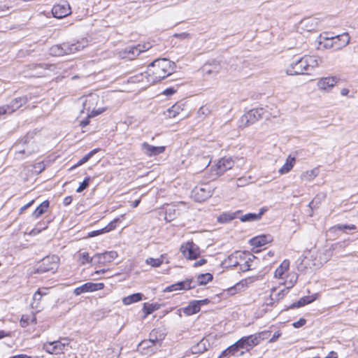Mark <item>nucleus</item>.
<instances>
[{
    "label": "nucleus",
    "instance_id": "f257e3e1",
    "mask_svg": "<svg viewBox=\"0 0 358 358\" xmlns=\"http://www.w3.org/2000/svg\"><path fill=\"white\" fill-rule=\"evenodd\" d=\"M173 65H174V63H172L170 60L166 58L155 59L150 64L144 74L141 73L134 78H131V82H141L145 77L147 78L148 83L150 84H155L171 74Z\"/></svg>",
    "mask_w": 358,
    "mask_h": 358
},
{
    "label": "nucleus",
    "instance_id": "f03ea898",
    "mask_svg": "<svg viewBox=\"0 0 358 358\" xmlns=\"http://www.w3.org/2000/svg\"><path fill=\"white\" fill-rule=\"evenodd\" d=\"M320 62L321 59L317 56L305 55L291 63L286 72L289 75L310 74Z\"/></svg>",
    "mask_w": 358,
    "mask_h": 358
},
{
    "label": "nucleus",
    "instance_id": "7ed1b4c3",
    "mask_svg": "<svg viewBox=\"0 0 358 358\" xmlns=\"http://www.w3.org/2000/svg\"><path fill=\"white\" fill-rule=\"evenodd\" d=\"M87 45V41L82 38L75 43H63L55 45L50 48V54L55 57H59L64 55H69L83 50Z\"/></svg>",
    "mask_w": 358,
    "mask_h": 358
},
{
    "label": "nucleus",
    "instance_id": "20e7f679",
    "mask_svg": "<svg viewBox=\"0 0 358 358\" xmlns=\"http://www.w3.org/2000/svg\"><path fill=\"white\" fill-rule=\"evenodd\" d=\"M268 332L262 331L248 336H243L237 341L239 347L242 349L241 355H243L246 352H249L253 347L257 345L262 339Z\"/></svg>",
    "mask_w": 358,
    "mask_h": 358
},
{
    "label": "nucleus",
    "instance_id": "39448f33",
    "mask_svg": "<svg viewBox=\"0 0 358 358\" xmlns=\"http://www.w3.org/2000/svg\"><path fill=\"white\" fill-rule=\"evenodd\" d=\"M59 258L57 255L47 256L38 262L35 268V273L46 272L55 273L59 267Z\"/></svg>",
    "mask_w": 358,
    "mask_h": 358
},
{
    "label": "nucleus",
    "instance_id": "423d86ee",
    "mask_svg": "<svg viewBox=\"0 0 358 358\" xmlns=\"http://www.w3.org/2000/svg\"><path fill=\"white\" fill-rule=\"evenodd\" d=\"M69 347L68 338H61L52 342H47L43 344V349L50 354L59 355L64 352Z\"/></svg>",
    "mask_w": 358,
    "mask_h": 358
},
{
    "label": "nucleus",
    "instance_id": "0eeeda50",
    "mask_svg": "<svg viewBox=\"0 0 358 358\" xmlns=\"http://www.w3.org/2000/svg\"><path fill=\"white\" fill-rule=\"evenodd\" d=\"M264 110L263 108L252 109L245 113L239 120V127H246L255 123L262 118Z\"/></svg>",
    "mask_w": 358,
    "mask_h": 358
},
{
    "label": "nucleus",
    "instance_id": "6e6552de",
    "mask_svg": "<svg viewBox=\"0 0 358 358\" xmlns=\"http://www.w3.org/2000/svg\"><path fill=\"white\" fill-rule=\"evenodd\" d=\"M151 48L150 43L138 44L136 46L126 48L120 52L121 57L129 59H134L140 53L148 50Z\"/></svg>",
    "mask_w": 358,
    "mask_h": 358
},
{
    "label": "nucleus",
    "instance_id": "1a4fd4ad",
    "mask_svg": "<svg viewBox=\"0 0 358 358\" xmlns=\"http://www.w3.org/2000/svg\"><path fill=\"white\" fill-rule=\"evenodd\" d=\"M180 252L188 259H196L200 256V249L193 242H187L180 247Z\"/></svg>",
    "mask_w": 358,
    "mask_h": 358
},
{
    "label": "nucleus",
    "instance_id": "9d476101",
    "mask_svg": "<svg viewBox=\"0 0 358 358\" xmlns=\"http://www.w3.org/2000/svg\"><path fill=\"white\" fill-rule=\"evenodd\" d=\"M213 190L208 184L196 187L192 190V196L195 201L202 202L211 196Z\"/></svg>",
    "mask_w": 358,
    "mask_h": 358
},
{
    "label": "nucleus",
    "instance_id": "9b49d317",
    "mask_svg": "<svg viewBox=\"0 0 358 358\" xmlns=\"http://www.w3.org/2000/svg\"><path fill=\"white\" fill-rule=\"evenodd\" d=\"M338 79L336 76H329L320 78L317 83V86L320 90L329 92L338 83Z\"/></svg>",
    "mask_w": 358,
    "mask_h": 358
},
{
    "label": "nucleus",
    "instance_id": "f8f14e48",
    "mask_svg": "<svg viewBox=\"0 0 358 358\" xmlns=\"http://www.w3.org/2000/svg\"><path fill=\"white\" fill-rule=\"evenodd\" d=\"M234 165V161L230 157H224L219 160L214 170L217 176H222L225 171L231 169Z\"/></svg>",
    "mask_w": 358,
    "mask_h": 358
},
{
    "label": "nucleus",
    "instance_id": "ddd939ff",
    "mask_svg": "<svg viewBox=\"0 0 358 358\" xmlns=\"http://www.w3.org/2000/svg\"><path fill=\"white\" fill-rule=\"evenodd\" d=\"M117 257V253L115 251L106 252L103 253H98L92 257L94 260V265L95 264H105L111 262Z\"/></svg>",
    "mask_w": 358,
    "mask_h": 358
},
{
    "label": "nucleus",
    "instance_id": "4468645a",
    "mask_svg": "<svg viewBox=\"0 0 358 358\" xmlns=\"http://www.w3.org/2000/svg\"><path fill=\"white\" fill-rule=\"evenodd\" d=\"M52 15L55 17L62 19L71 13L70 5L67 2L56 4L52 9Z\"/></svg>",
    "mask_w": 358,
    "mask_h": 358
},
{
    "label": "nucleus",
    "instance_id": "2eb2a0df",
    "mask_svg": "<svg viewBox=\"0 0 358 358\" xmlns=\"http://www.w3.org/2000/svg\"><path fill=\"white\" fill-rule=\"evenodd\" d=\"M104 284L101 282L94 283V282H86L83 285L76 287L73 290V293L75 295L78 296L83 293L89 292H94L97 290H101L103 289Z\"/></svg>",
    "mask_w": 358,
    "mask_h": 358
},
{
    "label": "nucleus",
    "instance_id": "dca6fc26",
    "mask_svg": "<svg viewBox=\"0 0 358 358\" xmlns=\"http://www.w3.org/2000/svg\"><path fill=\"white\" fill-rule=\"evenodd\" d=\"M196 283L194 282L192 279H187L184 281L178 282L166 287L164 292H173L178 290H187L194 288Z\"/></svg>",
    "mask_w": 358,
    "mask_h": 358
},
{
    "label": "nucleus",
    "instance_id": "f3484780",
    "mask_svg": "<svg viewBox=\"0 0 358 358\" xmlns=\"http://www.w3.org/2000/svg\"><path fill=\"white\" fill-rule=\"evenodd\" d=\"M28 100L29 99L27 96L17 97L13 99L9 104L4 105L5 107H7L8 114L10 115L15 111H16L23 105L26 104Z\"/></svg>",
    "mask_w": 358,
    "mask_h": 358
},
{
    "label": "nucleus",
    "instance_id": "a211bd4d",
    "mask_svg": "<svg viewBox=\"0 0 358 358\" xmlns=\"http://www.w3.org/2000/svg\"><path fill=\"white\" fill-rule=\"evenodd\" d=\"M141 150L148 157H153L163 153L165 150L164 146H153L144 142L141 145Z\"/></svg>",
    "mask_w": 358,
    "mask_h": 358
},
{
    "label": "nucleus",
    "instance_id": "6ab92c4d",
    "mask_svg": "<svg viewBox=\"0 0 358 358\" xmlns=\"http://www.w3.org/2000/svg\"><path fill=\"white\" fill-rule=\"evenodd\" d=\"M208 301V299L193 301L187 307L183 308V312L187 315L196 314L200 311L201 306L206 304Z\"/></svg>",
    "mask_w": 358,
    "mask_h": 358
},
{
    "label": "nucleus",
    "instance_id": "aec40b11",
    "mask_svg": "<svg viewBox=\"0 0 358 358\" xmlns=\"http://www.w3.org/2000/svg\"><path fill=\"white\" fill-rule=\"evenodd\" d=\"M318 43L324 48L334 50V46H336V43L333 41V36L330 33L324 32L321 34L318 38Z\"/></svg>",
    "mask_w": 358,
    "mask_h": 358
},
{
    "label": "nucleus",
    "instance_id": "412c9836",
    "mask_svg": "<svg viewBox=\"0 0 358 358\" xmlns=\"http://www.w3.org/2000/svg\"><path fill=\"white\" fill-rule=\"evenodd\" d=\"M350 41L349 34L347 32L333 36V41L336 43V46H334V50H341L343 48L347 46Z\"/></svg>",
    "mask_w": 358,
    "mask_h": 358
},
{
    "label": "nucleus",
    "instance_id": "4be33fe9",
    "mask_svg": "<svg viewBox=\"0 0 358 358\" xmlns=\"http://www.w3.org/2000/svg\"><path fill=\"white\" fill-rule=\"evenodd\" d=\"M272 241V238L270 235H262L254 237L250 239V243L255 247H261Z\"/></svg>",
    "mask_w": 358,
    "mask_h": 358
},
{
    "label": "nucleus",
    "instance_id": "5701e85b",
    "mask_svg": "<svg viewBox=\"0 0 358 358\" xmlns=\"http://www.w3.org/2000/svg\"><path fill=\"white\" fill-rule=\"evenodd\" d=\"M296 162V158L289 155L284 165L279 169L278 172L280 174H285L289 173Z\"/></svg>",
    "mask_w": 358,
    "mask_h": 358
},
{
    "label": "nucleus",
    "instance_id": "b1692460",
    "mask_svg": "<svg viewBox=\"0 0 358 358\" xmlns=\"http://www.w3.org/2000/svg\"><path fill=\"white\" fill-rule=\"evenodd\" d=\"M183 107L184 104L182 103L178 102L167 110L166 115L169 118L176 117L180 113L181 111L183 110Z\"/></svg>",
    "mask_w": 358,
    "mask_h": 358
},
{
    "label": "nucleus",
    "instance_id": "393cba45",
    "mask_svg": "<svg viewBox=\"0 0 358 358\" xmlns=\"http://www.w3.org/2000/svg\"><path fill=\"white\" fill-rule=\"evenodd\" d=\"M240 213V210H237L233 213H223L220 216L217 217V220L220 223H227L236 218L238 214H239Z\"/></svg>",
    "mask_w": 358,
    "mask_h": 358
},
{
    "label": "nucleus",
    "instance_id": "a878e982",
    "mask_svg": "<svg viewBox=\"0 0 358 358\" xmlns=\"http://www.w3.org/2000/svg\"><path fill=\"white\" fill-rule=\"evenodd\" d=\"M316 299L315 296H306L301 298L296 303L290 305L289 308H294L309 304Z\"/></svg>",
    "mask_w": 358,
    "mask_h": 358
},
{
    "label": "nucleus",
    "instance_id": "bb28decb",
    "mask_svg": "<svg viewBox=\"0 0 358 358\" xmlns=\"http://www.w3.org/2000/svg\"><path fill=\"white\" fill-rule=\"evenodd\" d=\"M289 268V260H284L281 264L276 268L274 275L275 278H282L283 275L285 273L288 271Z\"/></svg>",
    "mask_w": 358,
    "mask_h": 358
},
{
    "label": "nucleus",
    "instance_id": "cd10ccee",
    "mask_svg": "<svg viewBox=\"0 0 358 358\" xmlns=\"http://www.w3.org/2000/svg\"><path fill=\"white\" fill-rule=\"evenodd\" d=\"M264 209H261L260 212L259 213H248L245 214L241 217H240V220L241 222H252L255 220H258L261 218L262 215L264 213Z\"/></svg>",
    "mask_w": 358,
    "mask_h": 358
},
{
    "label": "nucleus",
    "instance_id": "c85d7f7f",
    "mask_svg": "<svg viewBox=\"0 0 358 358\" xmlns=\"http://www.w3.org/2000/svg\"><path fill=\"white\" fill-rule=\"evenodd\" d=\"M50 203L48 200L42 202L34 210L32 215L35 218L39 217L43 215L49 208Z\"/></svg>",
    "mask_w": 358,
    "mask_h": 358
},
{
    "label": "nucleus",
    "instance_id": "c756f323",
    "mask_svg": "<svg viewBox=\"0 0 358 358\" xmlns=\"http://www.w3.org/2000/svg\"><path fill=\"white\" fill-rule=\"evenodd\" d=\"M318 175V169H313L301 173L300 178L303 181H311Z\"/></svg>",
    "mask_w": 358,
    "mask_h": 358
},
{
    "label": "nucleus",
    "instance_id": "7c9ffc66",
    "mask_svg": "<svg viewBox=\"0 0 358 358\" xmlns=\"http://www.w3.org/2000/svg\"><path fill=\"white\" fill-rule=\"evenodd\" d=\"M143 294L141 293H135L126 296L123 299L122 302L125 305H130L133 303L140 301L142 299Z\"/></svg>",
    "mask_w": 358,
    "mask_h": 358
},
{
    "label": "nucleus",
    "instance_id": "2f4dec72",
    "mask_svg": "<svg viewBox=\"0 0 358 358\" xmlns=\"http://www.w3.org/2000/svg\"><path fill=\"white\" fill-rule=\"evenodd\" d=\"M213 275L210 273H203L200 274L197 276V282H194L196 285H205L208 282L211 281L213 280Z\"/></svg>",
    "mask_w": 358,
    "mask_h": 358
},
{
    "label": "nucleus",
    "instance_id": "473e14b6",
    "mask_svg": "<svg viewBox=\"0 0 358 358\" xmlns=\"http://www.w3.org/2000/svg\"><path fill=\"white\" fill-rule=\"evenodd\" d=\"M45 290V289H44ZM46 295L45 291L42 292L41 289H38L33 296V302L31 303V307L37 309L38 308L39 302L41 301L43 296Z\"/></svg>",
    "mask_w": 358,
    "mask_h": 358
},
{
    "label": "nucleus",
    "instance_id": "72a5a7b5",
    "mask_svg": "<svg viewBox=\"0 0 358 358\" xmlns=\"http://www.w3.org/2000/svg\"><path fill=\"white\" fill-rule=\"evenodd\" d=\"M165 335L164 332L159 329H155L150 334V337L155 338V341H163L165 338Z\"/></svg>",
    "mask_w": 358,
    "mask_h": 358
},
{
    "label": "nucleus",
    "instance_id": "f704fd0d",
    "mask_svg": "<svg viewBox=\"0 0 358 358\" xmlns=\"http://www.w3.org/2000/svg\"><path fill=\"white\" fill-rule=\"evenodd\" d=\"M145 263L150 265L152 267H159L163 263V256L162 255L159 258H148L145 260Z\"/></svg>",
    "mask_w": 358,
    "mask_h": 358
},
{
    "label": "nucleus",
    "instance_id": "c9c22d12",
    "mask_svg": "<svg viewBox=\"0 0 358 358\" xmlns=\"http://www.w3.org/2000/svg\"><path fill=\"white\" fill-rule=\"evenodd\" d=\"M241 351H242V349L239 347V345L236 341L235 343H234L233 345H231V346L229 347L228 352H231L232 356L239 357V356H241L240 355V352H241Z\"/></svg>",
    "mask_w": 358,
    "mask_h": 358
},
{
    "label": "nucleus",
    "instance_id": "e433bc0d",
    "mask_svg": "<svg viewBox=\"0 0 358 358\" xmlns=\"http://www.w3.org/2000/svg\"><path fill=\"white\" fill-rule=\"evenodd\" d=\"M91 259H92V257H90L89 256L88 252H85L80 254L79 261L81 264L84 265L86 263H91L92 264L94 265V260Z\"/></svg>",
    "mask_w": 358,
    "mask_h": 358
},
{
    "label": "nucleus",
    "instance_id": "4c0bfd02",
    "mask_svg": "<svg viewBox=\"0 0 358 358\" xmlns=\"http://www.w3.org/2000/svg\"><path fill=\"white\" fill-rule=\"evenodd\" d=\"M301 23L306 27L310 24V27L308 29V30H311V29H314L316 27L317 22L316 19L309 17V18L303 20L301 21Z\"/></svg>",
    "mask_w": 358,
    "mask_h": 358
},
{
    "label": "nucleus",
    "instance_id": "58836bf2",
    "mask_svg": "<svg viewBox=\"0 0 358 358\" xmlns=\"http://www.w3.org/2000/svg\"><path fill=\"white\" fill-rule=\"evenodd\" d=\"M157 308H157V305L144 303L143 310L145 313V317L152 313Z\"/></svg>",
    "mask_w": 358,
    "mask_h": 358
},
{
    "label": "nucleus",
    "instance_id": "ea45409f",
    "mask_svg": "<svg viewBox=\"0 0 358 358\" xmlns=\"http://www.w3.org/2000/svg\"><path fill=\"white\" fill-rule=\"evenodd\" d=\"M206 350V349L205 345L204 343H202V341L196 345L192 346L191 348L192 352L193 354L201 353L205 351Z\"/></svg>",
    "mask_w": 358,
    "mask_h": 358
},
{
    "label": "nucleus",
    "instance_id": "a19ab883",
    "mask_svg": "<svg viewBox=\"0 0 358 358\" xmlns=\"http://www.w3.org/2000/svg\"><path fill=\"white\" fill-rule=\"evenodd\" d=\"M118 219H115L110 222L107 226L102 229L103 233L109 232L116 228V224L118 222Z\"/></svg>",
    "mask_w": 358,
    "mask_h": 358
},
{
    "label": "nucleus",
    "instance_id": "79ce46f5",
    "mask_svg": "<svg viewBox=\"0 0 358 358\" xmlns=\"http://www.w3.org/2000/svg\"><path fill=\"white\" fill-rule=\"evenodd\" d=\"M90 180V178L89 177L85 178L84 180L80 184L79 187L76 189V192L80 193L82 192L84 189H85L89 186Z\"/></svg>",
    "mask_w": 358,
    "mask_h": 358
},
{
    "label": "nucleus",
    "instance_id": "37998d69",
    "mask_svg": "<svg viewBox=\"0 0 358 358\" xmlns=\"http://www.w3.org/2000/svg\"><path fill=\"white\" fill-rule=\"evenodd\" d=\"M289 287L285 288V289H282L281 291H280L278 294H275L273 295L274 297H275L277 301L282 299L288 293Z\"/></svg>",
    "mask_w": 358,
    "mask_h": 358
},
{
    "label": "nucleus",
    "instance_id": "c03bdc74",
    "mask_svg": "<svg viewBox=\"0 0 358 358\" xmlns=\"http://www.w3.org/2000/svg\"><path fill=\"white\" fill-rule=\"evenodd\" d=\"M335 228H336L338 230H343V229H350V230H355L357 229L356 226L355 224H338L335 226Z\"/></svg>",
    "mask_w": 358,
    "mask_h": 358
},
{
    "label": "nucleus",
    "instance_id": "a18cd8bd",
    "mask_svg": "<svg viewBox=\"0 0 358 358\" xmlns=\"http://www.w3.org/2000/svg\"><path fill=\"white\" fill-rule=\"evenodd\" d=\"M249 183L248 179L245 177H241L238 178L236 180V187H244L247 184Z\"/></svg>",
    "mask_w": 358,
    "mask_h": 358
},
{
    "label": "nucleus",
    "instance_id": "49530a36",
    "mask_svg": "<svg viewBox=\"0 0 358 358\" xmlns=\"http://www.w3.org/2000/svg\"><path fill=\"white\" fill-rule=\"evenodd\" d=\"M90 159V155H88V153L87 155H85L81 159H80L78 163L74 166H73L71 169H73L75 167H77V166H79L83 164H85V162H87L89 159Z\"/></svg>",
    "mask_w": 358,
    "mask_h": 358
},
{
    "label": "nucleus",
    "instance_id": "de8ad7c7",
    "mask_svg": "<svg viewBox=\"0 0 358 358\" xmlns=\"http://www.w3.org/2000/svg\"><path fill=\"white\" fill-rule=\"evenodd\" d=\"M256 257L255 256H252L251 257H249L248 258V260H247L244 264L242 266L241 268L243 270V271H248V270H250L251 269L250 268V264H249V262L250 261H252V259H255Z\"/></svg>",
    "mask_w": 358,
    "mask_h": 358
},
{
    "label": "nucleus",
    "instance_id": "09e8293b",
    "mask_svg": "<svg viewBox=\"0 0 358 358\" xmlns=\"http://www.w3.org/2000/svg\"><path fill=\"white\" fill-rule=\"evenodd\" d=\"M306 323V320L303 318L299 319L297 322L293 323V327L294 328H299L303 327Z\"/></svg>",
    "mask_w": 358,
    "mask_h": 358
},
{
    "label": "nucleus",
    "instance_id": "8fccbe9b",
    "mask_svg": "<svg viewBox=\"0 0 358 358\" xmlns=\"http://www.w3.org/2000/svg\"><path fill=\"white\" fill-rule=\"evenodd\" d=\"M275 290V288H273V289H272V293H271V296H270V298H269V299L266 301V305H267V306H272V305L275 303V301H276L275 297H274L273 294V292H274Z\"/></svg>",
    "mask_w": 358,
    "mask_h": 358
},
{
    "label": "nucleus",
    "instance_id": "3c124183",
    "mask_svg": "<svg viewBox=\"0 0 358 358\" xmlns=\"http://www.w3.org/2000/svg\"><path fill=\"white\" fill-rule=\"evenodd\" d=\"M206 262H207V261L206 259L201 258L199 261L195 262L193 264V266L199 267V266L204 265Z\"/></svg>",
    "mask_w": 358,
    "mask_h": 358
},
{
    "label": "nucleus",
    "instance_id": "603ef678",
    "mask_svg": "<svg viewBox=\"0 0 358 358\" xmlns=\"http://www.w3.org/2000/svg\"><path fill=\"white\" fill-rule=\"evenodd\" d=\"M103 112V110H92L90 114H88V117H95L99 114H101Z\"/></svg>",
    "mask_w": 358,
    "mask_h": 358
},
{
    "label": "nucleus",
    "instance_id": "864d4df0",
    "mask_svg": "<svg viewBox=\"0 0 358 358\" xmlns=\"http://www.w3.org/2000/svg\"><path fill=\"white\" fill-rule=\"evenodd\" d=\"M176 92V90L173 87H169V88L166 89L164 91L163 94L165 95H171V94H173Z\"/></svg>",
    "mask_w": 358,
    "mask_h": 358
},
{
    "label": "nucleus",
    "instance_id": "5fc2aeb1",
    "mask_svg": "<svg viewBox=\"0 0 358 358\" xmlns=\"http://www.w3.org/2000/svg\"><path fill=\"white\" fill-rule=\"evenodd\" d=\"M281 333L280 331H276L273 334L272 338L269 340L270 343H273L277 341V339L280 336Z\"/></svg>",
    "mask_w": 358,
    "mask_h": 358
},
{
    "label": "nucleus",
    "instance_id": "6e6d98bb",
    "mask_svg": "<svg viewBox=\"0 0 358 358\" xmlns=\"http://www.w3.org/2000/svg\"><path fill=\"white\" fill-rule=\"evenodd\" d=\"M6 115H8L7 113V107H5L4 106H0V119Z\"/></svg>",
    "mask_w": 358,
    "mask_h": 358
},
{
    "label": "nucleus",
    "instance_id": "4d7b16f0",
    "mask_svg": "<svg viewBox=\"0 0 358 358\" xmlns=\"http://www.w3.org/2000/svg\"><path fill=\"white\" fill-rule=\"evenodd\" d=\"M175 36L177 38H182V39H185V38H188L189 37V34H187V33L176 34H175Z\"/></svg>",
    "mask_w": 358,
    "mask_h": 358
},
{
    "label": "nucleus",
    "instance_id": "13d9d810",
    "mask_svg": "<svg viewBox=\"0 0 358 358\" xmlns=\"http://www.w3.org/2000/svg\"><path fill=\"white\" fill-rule=\"evenodd\" d=\"M103 233V231H102V229H99V230H96V231H93L90 232L89 234V236L90 237H94V236H98L99 234H101Z\"/></svg>",
    "mask_w": 358,
    "mask_h": 358
},
{
    "label": "nucleus",
    "instance_id": "bf43d9fd",
    "mask_svg": "<svg viewBox=\"0 0 358 358\" xmlns=\"http://www.w3.org/2000/svg\"><path fill=\"white\" fill-rule=\"evenodd\" d=\"M228 351H229V347L221 353V355L218 357V358L226 357L229 355H231V352H229Z\"/></svg>",
    "mask_w": 358,
    "mask_h": 358
},
{
    "label": "nucleus",
    "instance_id": "052dcab7",
    "mask_svg": "<svg viewBox=\"0 0 358 358\" xmlns=\"http://www.w3.org/2000/svg\"><path fill=\"white\" fill-rule=\"evenodd\" d=\"M72 197L71 196H66L64 199L63 203L64 206H68L72 202Z\"/></svg>",
    "mask_w": 358,
    "mask_h": 358
},
{
    "label": "nucleus",
    "instance_id": "680f3d73",
    "mask_svg": "<svg viewBox=\"0 0 358 358\" xmlns=\"http://www.w3.org/2000/svg\"><path fill=\"white\" fill-rule=\"evenodd\" d=\"M324 358H338L337 352L334 351H331L327 357Z\"/></svg>",
    "mask_w": 358,
    "mask_h": 358
},
{
    "label": "nucleus",
    "instance_id": "e2e57ef3",
    "mask_svg": "<svg viewBox=\"0 0 358 358\" xmlns=\"http://www.w3.org/2000/svg\"><path fill=\"white\" fill-rule=\"evenodd\" d=\"M296 280H297V275L296 274H293L290 279V283H291L290 287H292L294 285V284L296 283Z\"/></svg>",
    "mask_w": 358,
    "mask_h": 358
},
{
    "label": "nucleus",
    "instance_id": "0e129e2a",
    "mask_svg": "<svg viewBox=\"0 0 358 358\" xmlns=\"http://www.w3.org/2000/svg\"><path fill=\"white\" fill-rule=\"evenodd\" d=\"M90 102H91V99H86V101L83 103V108L87 111H90V106H87L88 103Z\"/></svg>",
    "mask_w": 358,
    "mask_h": 358
},
{
    "label": "nucleus",
    "instance_id": "69168bd1",
    "mask_svg": "<svg viewBox=\"0 0 358 358\" xmlns=\"http://www.w3.org/2000/svg\"><path fill=\"white\" fill-rule=\"evenodd\" d=\"M33 203H34V200L31 201L27 204L24 205L23 207H22L21 211H23V210H26L27 208H28L29 207H30Z\"/></svg>",
    "mask_w": 358,
    "mask_h": 358
},
{
    "label": "nucleus",
    "instance_id": "338daca9",
    "mask_svg": "<svg viewBox=\"0 0 358 358\" xmlns=\"http://www.w3.org/2000/svg\"><path fill=\"white\" fill-rule=\"evenodd\" d=\"M349 93V90L347 88H343L341 91V94L343 96H347Z\"/></svg>",
    "mask_w": 358,
    "mask_h": 358
},
{
    "label": "nucleus",
    "instance_id": "774afa93",
    "mask_svg": "<svg viewBox=\"0 0 358 358\" xmlns=\"http://www.w3.org/2000/svg\"><path fill=\"white\" fill-rule=\"evenodd\" d=\"M89 122H90V121L88 120V119L84 120L80 122V126L82 127H85V126H87L89 124Z\"/></svg>",
    "mask_w": 358,
    "mask_h": 358
}]
</instances>
